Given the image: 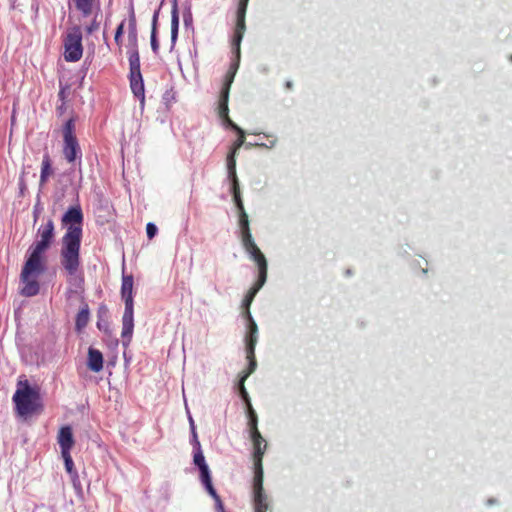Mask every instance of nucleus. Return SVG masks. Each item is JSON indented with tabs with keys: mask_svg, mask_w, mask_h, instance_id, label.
<instances>
[{
	"mask_svg": "<svg viewBox=\"0 0 512 512\" xmlns=\"http://www.w3.org/2000/svg\"><path fill=\"white\" fill-rule=\"evenodd\" d=\"M38 240L29 248V256L22 268L20 279L23 284L21 294L32 297L39 293L40 286L37 278L46 270L45 252L54 239V223L48 220L37 231Z\"/></svg>",
	"mask_w": 512,
	"mask_h": 512,
	"instance_id": "obj_1",
	"label": "nucleus"
},
{
	"mask_svg": "<svg viewBox=\"0 0 512 512\" xmlns=\"http://www.w3.org/2000/svg\"><path fill=\"white\" fill-rule=\"evenodd\" d=\"M81 239L62 237L60 250V263L69 276V282L77 284L82 282L78 276L80 268Z\"/></svg>",
	"mask_w": 512,
	"mask_h": 512,
	"instance_id": "obj_2",
	"label": "nucleus"
},
{
	"mask_svg": "<svg viewBox=\"0 0 512 512\" xmlns=\"http://www.w3.org/2000/svg\"><path fill=\"white\" fill-rule=\"evenodd\" d=\"M121 296L125 303L122 317V344L127 347L132 339L134 329L133 277L124 275L122 278Z\"/></svg>",
	"mask_w": 512,
	"mask_h": 512,
	"instance_id": "obj_3",
	"label": "nucleus"
},
{
	"mask_svg": "<svg viewBox=\"0 0 512 512\" xmlns=\"http://www.w3.org/2000/svg\"><path fill=\"white\" fill-rule=\"evenodd\" d=\"M38 396V392L27 381L25 383L19 382V387L13 396L18 414L20 416L32 414L36 410Z\"/></svg>",
	"mask_w": 512,
	"mask_h": 512,
	"instance_id": "obj_4",
	"label": "nucleus"
},
{
	"mask_svg": "<svg viewBox=\"0 0 512 512\" xmlns=\"http://www.w3.org/2000/svg\"><path fill=\"white\" fill-rule=\"evenodd\" d=\"M61 222L67 229L63 237L82 239L83 212L79 204L69 207Z\"/></svg>",
	"mask_w": 512,
	"mask_h": 512,
	"instance_id": "obj_5",
	"label": "nucleus"
},
{
	"mask_svg": "<svg viewBox=\"0 0 512 512\" xmlns=\"http://www.w3.org/2000/svg\"><path fill=\"white\" fill-rule=\"evenodd\" d=\"M75 125L74 120L69 119L63 127V154L65 159L69 163L75 162L77 159H81V149L74 135Z\"/></svg>",
	"mask_w": 512,
	"mask_h": 512,
	"instance_id": "obj_6",
	"label": "nucleus"
},
{
	"mask_svg": "<svg viewBox=\"0 0 512 512\" xmlns=\"http://www.w3.org/2000/svg\"><path fill=\"white\" fill-rule=\"evenodd\" d=\"M239 226L241 230V241L245 251L248 253L252 260L266 259L263 253L260 251L258 246L253 240V237L249 228L248 215L243 211H239Z\"/></svg>",
	"mask_w": 512,
	"mask_h": 512,
	"instance_id": "obj_7",
	"label": "nucleus"
},
{
	"mask_svg": "<svg viewBox=\"0 0 512 512\" xmlns=\"http://www.w3.org/2000/svg\"><path fill=\"white\" fill-rule=\"evenodd\" d=\"M249 413H250V429H251V439L254 446V464H255V473L259 471H263L262 469V457L266 450L267 444L260 432L257 428V415L251 408L249 404Z\"/></svg>",
	"mask_w": 512,
	"mask_h": 512,
	"instance_id": "obj_8",
	"label": "nucleus"
},
{
	"mask_svg": "<svg viewBox=\"0 0 512 512\" xmlns=\"http://www.w3.org/2000/svg\"><path fill=\"white\" fill-rule=\"evenodd\" d=\"M64 58L69 62H76L82 57V35L78 28L68 33L64 41Z\"/></svg>",
	"mask_w": 512,
	"mask_h": 512,
	"instance_id": "obj_9",
	"label": "nucleus"
},
{
	"mask_svg": "<svg viewBox=\"0 0 512 512\" xmlns=\"http://www.w3.org/2000/svg\"><path fill=\"white\" fill-rule=\"evenodd\" d=\"M232 83V78L226 82L224 88L221 93V100L219 105V114L221 117H224L227 123L239 134V138L234 143V147L232 151L237 152V150L244 144L245 133L244 131L238 127L234 122H232L228 117V97H229V89Z\"/></svg>",
	"mask_w": 512,
	"mask_h": 512,
	"instance_id": "obj_10",
	"label": "nucleus"
},
{
	"mask_svg": "<svg viewBox=\"0 0 512 512\" xmlns=\"http://www.w3.org/2000/svg\"><path fill=\"white\" fill-rule=\"evenodd\" d=\"M245 4H239L238 11H237V23L236 28L234 32V38H233V46L236 53V63L234 64V70L231 73L230 78L227 80L229 81L231 78H234L236 69L239 65V59H240V43L242 41L246 26H245Z\"/></svg>",
	"mask_w": 512,
	"mask_h": 512,
	"instance_id": "obj_11",
	"label": "nucleus"
},
{
	"mask_svg": "<svg viewBox=\"0 0 512 512\" xmlns=\"http://www.w3.org/2000/svg\"><path fill=\"white\" fill-rule=\"evenodd\" d=\"M258 266L259 274L258 280L253 285V287L249 290L247 295L243 300V306L246 308V312L249 311V306L251 305L254 297L258 293V291L263 287L267 279V261L266 259L260 258V260H253Z\"/></svg>",
	"mask_w": 512,
	"mask_h": 512,
	"instance_id": "obj_12",
	"label": "nucleus"
},
{
	"mask_svg": "<svg viewBox=\"0 0 512 512\" xmlns=\"http://www.w3.org/2000/svg\"><path fill=\"white\" fill-rule=\"evenodd\" d=\"M264 506H268V503L263 491V471H259L254 476V507Z\"/></svg>",
	"mask_w": 512,
	"mask_h": 512,
	"instance_id": "obj_13",
	"label": "nucleus"
},
{
	"mask_svg": "<svg viewBox=\"0 0 512 512\" xmlns=\"http://www.w3.org/2000/svg\"><path fill=\"white\" fill-rule=\"evenodd\" d=\"M246 353H247V359L249 361V366H248L247 371L244 372V374L242 375V377L239 381V384H238V388H239V392H240L242 398L249 405L250 403H249L248 393L245 389L244 382L248 378V376L255 371L257 363H256V359H255V350L253 351L252 354H249V348H246Z\"/></svg>",
	"mask_w": 512,
	"mask_h": 512,
	"instance_id": "obj_14",
	"label": "nucleus"
},
{
	"mask_svg": "<svg viewBox=\"0 0 512 512\" xmlns=\"http://www.w3.org/2000/svg\"><path fill=\"white\" fill-rule=\"evenodd\" d=\"M58 444L61 448V453H68L70 452L71 448L74 445V438L72 429L70 426H64L59 430L58 433Z\"/></svg>",
	"mask_w": 512,
	"mask_h": 512,
	"instance_id": "obj_15",
	"label": "nucleus"
},
{
	"mask_svg": "<svg viewBox=\"0 0 512 512\" xmlns=\"http://www.w3.org/2000/svg\"><path fill=\"white\" fill-rule=\"evenodd\" d=\"M246 315L249 320V331L246 336V348H249V354H252L258 341V327L253 320L250 311H247Z\"/></svg>",
	"mask_w": 512,
	"mask_h": 512,
	"instance_id": "obj_16",
	"label": "nucleus"
},
{
	"mask_svg": "<svg viewBox=\"0 0 512 512\" xmlns=\"http://www.w3.org/2000/svg\"><path fill=\"white\" fill-rule=\"evenodd\" d=\"M130 87L135 97H137L140 100V103L143 106L145 100V91L141 73H138V75L130 74Z\"/></svg>",
	"mask_w": 512,
	"mask_h": 512,
	"instance_id": "obj_17",
	"label": "nucleus"
},
{
	"mask_svg": "<svg viewBox=\"0 0 512 512\" xmlns=\"http://www.w3.org/2000/svg\"><path fill=\"white\" fill-rule=\"evenodd\" d=\"M87 366L95 373H98L103 369V355L99 350L91 347L89 348Z\"/></svg>",
	"mask_w": 512,
	"mask_h": 512,
	"instance_id": "obj_18",
	"label": "nucleus"
},
{
	"mask_svg": "<svg viewBox=\"0 0 512 512\" xmlns=\"http://www.w3.org/2000/svg\"><path fill=\"white\" fill-rule=\"evenodd\" d=\"M193 462L199 468L200 478L210 475L209 467L205 461V457L201 449L194 450Z\"/></svg>",
	"mask_w": 512,
	"mask_h": 512,
	"instance_id": "obj_19",
	"label": "nucleus"
},
{
	"mask_svg": "<svg viewBox=\"0 0 512 512\" xmlns=\"http://www.w3.org/2000/svg\"><path fill=\"white\" fill-rule=\"evenodd\" d=\"M77 10H79L83 16H89L94 7L98 6V0H71Z\"/></svg>",
	"mask_w": 512,
	"mask_h": 512,
	"instance_id": "obj_20",
	"label": "nucleus"
},
{
	"mask_svg": "<svg viewBox=\"0 0 512 512\" xmlns=\"http://www.w3.org/2000/svg\"><path fill=\"white\" fill-rule=\"evenodd\" d=\"M200 480H201L203 486L205 487L206 491L215 500L216 507L218 509L222 510L223 509V504H222V501H221L219 495L217 494L215 488L213 487L212 479H211V474L207 475V478L206 477L200 478Z\"/></svg>",
	"mask_w": 512,
	"mask_h": 512,
	"instance_id": "obj_21",
	"label": "nucleus"
},
{
	"mask_svg": "<svg viewBox=\"0 0 512 512\" xmlns=\"http://www.w3.org/2000/svg\"><path fill=\"white\" fill-rule=\"evenodd\" d=\"M128 54H129L130 74L138 75V73H141V70H140V57H139L137 46L130 47Z\"/></svg>",
	"mask_w": 512,
	"mask_h": 512,
	"instance_id": "obj_22",
	"label": "nucleus"
},
{
	"mask_svg": "<svg viewBox=\"0 0 512 512\" xmlns=\"http://www.w3.org/2000/svg\"><path fill=\"white\" fill-rule=\"evenodd\" d=\"M90 312L87 304H83L76 316L75 327L77 331L85 328L89 322Z\"/></svg>",
	"mask_w": 512,
	"mask_h": 512,
	"instance_id": "obj_23",
	"label": "nucleus"
},
{
	"mask_svg": "<svg viewBox=\"0 0 512 512\" xmlns=\"http://www.w3.org/2000/svg\"><path fill=\"white\" fill-rule=\"evenodd\" d=\"M128 39L130 42V47L137 46V29H136V19L134 12L132 11L129 17L128 24Z\"/></svg>",
	"mask_w": 512,
	"mask_h": 512,
	"instance_id": "obj_24",
	"label": "nucleus"
},
{
	"mask_svg": "<svg viewBox=\"0 0 512 512\" xmlns=\"http://www.w3.org/2000/svg\"><path fill=\"white\" fill-rule=\"evenodd\" d=\"M235 151H232L227 157V170L228 176L231 179L234 186H237V176H236V160H235Z\"/></svg>",
	"mask_w": 512,
	"mask_h": 512,
	"instance_id": "obj_25",
	"label": "nucleus"
},
{
	"mask_svg": "<svg viewBox=\"0 0 512 512\" xmlns=\"http://www.w3.org/2000/svg\"><path fill=\"white\" fill-rule=\"evenodd\" d=\"M52 173L51 170V163L50 158L48 156H45L42 161V167H41V175H40V184L43 185L50 174Z\"/></svg>",
	"mask_w": 512,
	"mask_h": 512,
	"instance_id": "obj_26",
	"label": "nucleus"
},
{
	"mask_svg": "<svg viewBox=\"0 0 512 512\" xmlns=\"http://www.w3.org/2000/svg\"><path fill=\"white\" fill-rule=\"evenodd\" d=\"M178 27H179V17L176 8L172 11V20H171V42L172 45L175 44L178 35Z\"/></svg>",
	"mask_w": 512,
	"mask_h": 512,
	"instance_id": "obj_27",
	"label": "nucleus"
},
{
	"mask_svg": "<svg viewBox=\"0 0 512 512\" xmlns=\"http://www.w3.org/2000/svg\"><path fill=\"white\" fill-rule=\"evenodd\" d=\"M157 17H158V14L155 13L153 16L152 31H151V48L154 53H158V50H159V43H158V40L156 37Z\"/></svg>",
	"mask_w": 512,
	"mask_h": 512,
	"instance_id": "obj_28",
	"label": "nucleus"
},
{
	"mask_svg": "<svg viewBox=\"0 0 512 512\" xmlns=\"http://www.w3.org/2000/svg\"><path fill=\"white\" fill-rule=\"evenodd\" d=\"M232 189H233V198L234 202L238 208L239 211H243L244 206L240 197V191H239V184L237 183V186H234V183H232Z\"/></svg>",
	"mask_w": 512,
	"mask_h": 512,
	"instance_id": "obj_29",
	"label": "nucleus"
},
{
	"mask_svg": "<svg viewBox=\"0 0 512 512\" xmlns=\"http://www.w3.org/2000/svg\"><path fill=\"white\" fill-rule=\"evenodd\" d=\"M61 455H62L64 463H65L66 471L70 475H72L76 471L74 470V463H73L72 457L70 455V452H68V453H61Z\"/></svg>",
	"mask_w": 512,
	"mask_h": 512,
	"instance_id": "obj_30",
	"label": "nucleus"
},
{
	"mask_svg": "<svg viewBox=\"0 0 512 512\" xmlns=\"http://www.w3.org/2000/svg\"><path fill=\"white\" fill-rule=\"evenodd\" d=\"M123 32H124V21H122L117 29H116V32H115V36H114V40L117 44H120V41H121V37L123 35Z\"/></svg>",
	"mask_w": 512,
	"mask_h": 512,
	"instance_id": "obj_31",
	"label": "nucleus"
},
{
	"mask_svg": "<svg viewBox=\"0 0 512 512\" xmlns=\"http://www.w3.org/2000/svg\"><path fill=\"white\" fill-rule=\"evenodd\" d=\"M146 233L149 239H152L157 233V227L153 223H148L146 226Z\"/></svg>",
	"mask_w": 512,
	"mask_h": 512,
	"instance_id": "obj_32",
	"label": "nucleus"
},
{
	"mask_svg": "<svg viewBox=\"0 0 512 512\" xmlns=\"http://www.w3.org/2000/svg\"><path fill=\"white\" fill-rule=\"evenodd\" d=\"M98 28L99 23L96 21V19H94L92 23L89 26H87L86 30L88 34H92L94 31L98 30Z\"/></svg>",
	"mask_w": 512,
	"mask_h": 512,
	"instance_id": "obj_33",
	"label": "nucleus"
},
{
	"mask_svg": "<svg viewBox=\"0 0 512 512\" xmlns=\"http://www.w3.org/2000/svg\"><path fill=\"white\" fill-rule=\"evenodd\" d=\"M192 444H193L194 450L201 449V445H200V442L198 440L197 433H194V435L192 436Z\"/></svg>",
	"mask_w": 512,
	"mask_h": 512,
	"instance_id": "obj_34",
	"label": "nucleus"
},
{
	"mask_svg": "<svg viewBox=\"0 0 512 512\" xmlns=\"http://www.w3.org/2000/svg\"><path fill=\"white\" fill-rule=\"evenodd\" d=\"M276 142H277L276 138H273L268 143H262V144H257V145L271 149L276 145Z\"/></svg>",
	"mask_w": 512,
	"mask_h": 512,
	"instance_id": "obj_35",
	"label": "nucleus"
},
{
	"mask_svg": "<svg viewBox=\"0 0 512 512\" xmlns=\"http://www.w3.org/2000/svg\"><path fill=\"white\" fill-rule=\"evenodd\" d=\"M71 478H72V482H73V485L75 488H81V484H80V481H79V478H78V475L76 472H74L72 475H71Z\"/></svg>",
	"mask_w": 512,
	"mask_h": 512,
	"instance_id": "obj_36",
	"label": "nucleus"
},
{
	"mask_svg": "<svg viewBox=\"0 0 512 512\" xmlns=\"http://www.w3.org/2000/svg\"><path fill=\"white\" fill-rule=\"evenodd\" d=\"M58 96L64 102V100L66 98V88H61Z\"/></svg>",
	"mask_w": 512,
	"mask_h": 512,
	"instance_id": "obj_37",
	"label": "nucleus"
},
{
	"mask_svg": "<svg viewBox=\"0 0 512 512\" xmlns=\"http://www.w3.org/2000/svg\"><path fill=\"white\" fill-rule=\"evenodd\" d=\"M254 508H255V512H267L268 506L254 507Z\"/></svg>",
	"mask_w": 512,
	"mask_h": 512,
	"instance_id": "obj_38",
	"label": "nucleus"
},
{
	"mask_svg": "<svg viewBox=\"0 0 512 512\" xmlns=\"http://www.w3.org/2000/svg\"><path fill=\"white\" fill-rule=\"evenodd\" d=\"M188 419H189L190 428H191V427H193V426H195V424H194V420H193V418H192V416H191V415H189V416H188Z\"/></svg>",
	"mask_w": 512,
	"mask_h": 512,
	"instance_id": "obj_39",
	"label": "nucleus"
},
{
	"mask_svg": "<svg viewBox=\"0 0 512 512\" xmlns=\"http://www.w3.org/2000/svg\"><path fill=\"white\" fill-rule=\"evenodd\" d=\"M247 2L248 0H241L240 4H245V9L247 8Z\"/></svg>",
	"mask_w": 512,
	"mask_h": 512,
	"instance_id": "obj_40",
	"label": "nucleus"
},
{
	"mask_svg": "<svg viewBox=\"0 0 512 512\" xmlns=\"http://www.w3.org/2000/svg\"><path fill=\"white\" fill-rule=\"evenodd\" d=\"M191 433H192V436L194 435V433H196L195 426L191 427Z\"/></svg>",
	"mask_w": 512,
	"mask_h": 512,
	"instance_id": "obj_41",
	"label": "nucleus"
},
{
	"mask_svg": "<svg viewBox=\"0 0 512 512\" xmlns=\"http://www.w3.org/2000/svg\"><path fill=\"white\" fill-rule=\"evenodd\" d=\"M286 87H287V88H291V87H292V83H291L290 81H288V82L286 83Z\"/></svg>",
	"mask_w": 512,
	"mask_h": 512,
	"instance_id": "obj_42",
	"label": "nucleus"
}]
</instances>
